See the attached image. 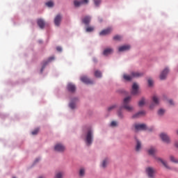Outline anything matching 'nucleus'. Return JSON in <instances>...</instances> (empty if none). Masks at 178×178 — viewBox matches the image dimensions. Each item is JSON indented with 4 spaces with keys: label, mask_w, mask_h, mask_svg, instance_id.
Here are the masks:
<instances>
[{
    "label": "nucleus",
    "mask_w": 178,
    "mask_h": 178,
    "mask_svg": "<svg viewBox=\"0 0 178 178\" xmlns=\"http://www.w3.org/2000/svg\"><path fill=\"white\" fill-rule=\"evenodd\" d=\"M130 101H131V97H127L124 99L122 106L118 111V116L120 119L124 118L123 115V109H125L127 112H133L134 108L129 104Z\"/></svg>",
    "instance_id": "nucleus-1"
},
{
    "label": "nucleus",
    "mask_w": 178,
    "mask_h": 178,
    "mask_svg": "<svg viewBox=\"0 0 178 178\" xmlns=\"http://www.w3.org/2000/svg\"><path fill=\"white\" fill-rule=\"evenodd\" d=\"M144 74L142 72H132L131 75L124 74L123 78L127 81H130L132 79L137 78V77H142Z\"/></svg>",
    "instance_id": "nucleus-2"
},
{
    "label": "nucleus",
    "mask_w": 178,
    "mask_h": 178,
    "mask_svg": "<svg viewBox=\"0 0 178 178\" xmlns=\"http://www.w3.org/2000/svg\"><path fill=\"white\" fill-rule=\"evenodd\" d=\"M87 145H91L92 144V131L88 130L85 140Z\"/></svg>",
    "instance_id": "nucleus-3"
},
{
    "label": "nucleus",
    "mask_w": 178,
    "mask_h": 178,
    "mask_svg": "<svg viewBox=\"0 0 178 178\" xmlns=\"http://www.w3.org/2000/svg\"><path fill=\"white\" fill-rule=\"evenodd\" d=\"M160 138H161L162 141H163V143H166V144H169V143H170V138L165 133H161L160 134Z\"/></svg>",
    "instance_id": "nucleus-4"
},
{
    "label": "nucleus",
    "mask_w": 178,
    "mask_h": 178,
    "mask_svg": "<svg viewBox=\"0 0 178 178\" xmlns=\"http://www.w3.org/2000/svg\"><path fill=\"white\" fill-rule=\"evenodd\" d=\"M135 130L136 131H140V130H147V125H145V124H136Z\"/></svg>",
    "instance_id": "nucleus-5"
},
{
    "label": "nucleus",
    "mask_w": 178,
    "mask_h": 178,
    "mask_svg": "<svg viewBox=\"0 0 178 178\" xmlns=\"http://www.w3.org/2000/svg\"><path fill=\"white\" fill-rule=\"evenodd\" d=\"M54 149L57 152H63V151H65V146L63 145H62L60 143H58L55 145Z\"/></svg>",
    "instance_id": "nucleus-6"
},
{
    "label": "nucleus",
    "mask_w": 178,
    "mask_h": 178,
    "mask_svg": "<svg viewBox=\"0 0 178 178\" xmlns=\"http://www.w3.org/2000/svg\"><path fill=\"white\" fill-rule=\"evenodd\" d=\"M132 95H137L138 94V85L134 83L132 86V90L131 91Z\"/></svg>",
    "instance_id": "nucleus-7"
},
{
    "label": "nucleus",
    "mask_w": 178,
    "mask_h": 178,
    "mask_svg": "<svg viewBox=\"0 0 178 178\" xmlns=\"http://www.w3.org/2000/svg\"><path fill=\"white\" fill-rule=\"evenodd\" d=\"M113 29L111 27L107 28L104 30H102L100 33H99V35H108V34H111V33H112V31Z\"/></svg>",
    "instance_id": "nucleus-8"
},
{
    "label": "nucleus",
    "mask_w": 178,
    "mask_h": 178,
    "mask_svg": "<svg viewBox=\"0 0 178 178\" xmlns=\"http://www.w3.org/2000/svg\"><path fill=\"white\" fill-rule=\"evenodd\" d=\"M168 73H169V68L164 69L160 74V79L165 80L168 76Z\"/></svg>",
    "instance_id": "nucleus-9"
},
{
    "label": "nucleus",
    "mask_w": 178,
    "mask_h": 178,
    "mask_svg": "<svg viewBox=\"0 0 178 178\" xmlns=\"http://www.w3.org/2000/svg\"><path fill=\"white\" fill-rule=\"evenodd\" d=\"M146 172L149 177L153 178L154 173H155V170L151 167L146 168Z\"/></svg>",
    "instance_id": "nucleus-10"
},
{
    "label": "nucleus",
    "mask_w": 178,
    "mask_h": 178,
    "mask_svg": "<svg viewBox=\"0 0 178 178\" xmlns=\"http://www.w3.org/2000/svg\"><path fill=\"white\" fill-rule=\"evenodd\" d=\"M83 3H86V4L88 3V0H83V1H80L77 0L74 1V5L75 8H79V6H81Z\"/></svg>",
    "instance_id": "nucleus-11"
},
{
    "label": "nucleus",
    "mask_w": 178,
    "mask_h": 178,
    "mask_svg": "<svg viewBox=\"0 0 178 178\" xmlns=\"http://www.w3.org/2000/svg\"><path fill=\"white\" fill-rule=\"evenodd\" d=\"M82 23H83V24H85L86 26H88L90 23H91V17L88 15L85 16L82 19Z\"/></svg>",
    "instance_id": "nucleus-12"
},
{
    "label": "nucleus",
    "mask_w": 178,
    "mask_h": 178,
    "mask_svg": "<svg viewBox=\"0 0 178 178\" xmlns=\"http://www.w3.org/2000/svg\"><path fill=\"white\" fill-rule=\"evenodd\" d=\"M156 161H157V162H160L161 163H162V165H163V166L166 168V169H170V167H169V165H168V163L166 161H165L163 159L159 158V157H155Z\"/></svg>",
    "instance_id": "nucleus-13"
},
{
    "label": "nucleus",
    "mask_w": 178,
    "mask_h": 178,
    "mask_svg": "<svg viewBox=\"0 0 178 178\" xmlns=\"http://www.w3.org/2000/svg\"><path fill=\"white\" fill-rule=\"evenodd\" d=\"M81 81L85 84H92V81L86 76H81Z\"/></svg>",
    "instance_id": "nucleus-14"
},
{
    "label": "nucleus",
    "mask_w": 178,
    "mask_h": 178,
    "mask_svg": "<svg viewBox=\"0 0 178 178\" xmlns=\"http://www.w3.org/2000/svg\"><path fill=\"white\" fill-rule=\"evenodd\" d=\"M52 60H55V57H49L47 61L43 63V66L41 69V73H42V71L44 70V69H45V66H47V64L49 63V62H52Z\"/></svg>",
    "instance_id": "nucleus-15"
},
{
    "label": "nucleus",
    "mask_w": 178,
    "mask_h": 178,
    "mask_svg": "<svg viewBox=\"0 0 178 178\" xmlns=\"http://www.w3.org/2000/svg\"><path fill=\"white\" fill-rule=\"evenodd\" d=\"M60 22H62V16H60V15H56L54 19V24L59 26L60 24Z\"/></svg>",
    "instance_id": "nucleus-16"
},
{
    "label": "nucleus",
    "mask_w": 178,
    "mask_h": 178,
    "mask_svg": "<svg viewBox=\"0 0 178 178\" xmlns=\"http://www.w3.org/2000/svg\"><path fill=\"white\" fill-rule=\"evenodd\" d=\"M67 88L70 92H74L76 91V86L73 83H68Z\"/></svg>",
    "instance_id": "nucleus-17"
},
{
    "label": "nucleus",
    "mask_w": 178,
    "mask_h": 178,
    "mask_svg": "<svg viewBox=\"0 0 178 178\" xmlns=\"http://www.w3.org/2000/svg\"><path fill=\"white\" fill-rule=\"evenodd\" d=\"M130 49V45H123L119 47L118 51L119 52H124V51H129Z\"/></svg>",
    "instance_id": "nucleus-18"
},
{
    "label": "nucleus",
    "mask_w": 178,
    "mask_h": 178,
    "mask_svg": "<svg viewBox=\"0 0 178 178\" xmlns=\"http://www.w3.org/2000/svg\"><path fill=\"white\" fill-rule=\"evenodd\" d=\"M37 23L40 29L45 27V22H44L42 19H38Z\"/></svg>",
    "instance_id": "nucleus-19"
},
{
    "label": "nucleus",
    "mask_w": 178,
    "mask_h": 178,
    "mask_svg": "<svg viewBox=\"0 0 178 178\" xmlns=\"http://www.w3.org/2000/svg\"><path fill=\"white\" fill-rule=\"evenodd\" d=\"M112 52H113V49L108 48L104 49L103 54L104 55V56H108V55H111Z\"/></svg>",
    "instance_id": "nucleus-20"
},
{
    "label": "nucleus",
    "mask_w": 178,
    "mask_h": 178,
    "mask_svg": "<svg viewBox=\"0 0 178 178\" xmlns=\"http://www.w3.org/2000/svg\"><path fill=\"white\" fill-rule=\"evenodd\" d=\"M144 115H145V111H140L136 114L134 115L132 118L133 119H136V118H140V116H143Z\"/></svg>",
    "instance_id": "nucleus-21"
},
{
    "label": "nucleus",
    "mask_w": 178,
    "mask_h": 178,
    "mask_svg": "<svg viewBox=\"0 0 178 178\" xmlns=\"http://www.w3.org/2000/svg\"><path fill=\"white\" fill-rule=\"evenodd\" d=\"M152 102L154 105H159V98H158V96L154 95L152 97Z\"/></svg>",
    "instance_id": "nucleus-22"
},
{
    "label": "nucleus",
    "mask_w": 178,
    "mask_h": 178,
    "mask_svg": "<svg viewBox=\"0 0 178 178\" xmlns=\"http://www.w3.org/2000/svg\"><path fill=\"white\" fill-rule=\"evenodd\" d=\"M155 152H156V149H155V147H151L148 150L149 155H155Z\"/></svg>",
    "instance_id": "nucleus-23"
},
{
    "label": "nucleus",
    "mask_w": 178,
    "mask_h": 178,
    "mask_svg": "<svg viewBox=\"0 0 178 178\" xmlns=\"http://www.w3.org/2000/svg\"><path fill=\"white\" fill-rule=\"evenodd\" d=\"M141 148V142H140V140H136V151H140Z\"/></svg>",
    "instance_id": "nucleus-24"
},
{
    "label": "nucleus",
    "mask_w": 178,
    "mask_h": 178,
    "mask_svg": "<svg viewBox=\"0 0 178 178\" xmlns=\"http://www.w3.org/2000/svg\"><path fill=\"white\" fill-rule=\"evenodd\" d=\"M95 76L98 78L102 77V73L100 71L96 70L95 72Z\"/></svg>",
    "instance_id": "nucleus-25"
},
{
    "label": "nucleus",
    "mask_w": 178,
    "mask_h": 178,
    "mask_svg": "<svg viewBox=\"0 0 178 178\" xmlns=\"http://www.w3.org/2000/svg\"><path fill=\"white\" fill-rule=\"evenodd\" d=\"M170 161H171V162H173L174 163H178V159L175 158V156H170Z\"/></svg>",
    "instance_id": "nucleus-26"
},
{
    "label": "nucleus",
    "mask_w": 178,
    "mask_h": 178,
    "mask_svg": "<svg viewBox=\"0 0 178 178\" xmlns=\"http://www.w3.org/2000/svg\"><path fill=\"white\" fill-rule=\"evenodd\" d=\"M145 104V99L144 98H143L141 100L139 101L138 102V106H144V105Z\"/></svg>",
    "instance_id": "nucleus-27"
},
{
    "label": "nucleus",
    "mask_w": 178,
    "mask_h": 178,
    "mask_svg": "<svg viewBox=\"0 0 178 178\" xmlns=\"http://www.w3.org/2000/svg\"><path fill=\"white\" fill-rule=\"evenodd\" d=\"M86 33H91V31H94V26H88L86 29Z\"/></svg>",
    "instance_id": "nucleus-28"
},
{
    "label": "nucleus",
    "mask_w": 178,
    "mask_h": 178,
    "mask_svg": "<svg viewBox=\"0 0 178 178\" xmlns=\"http://www.w3.org/2000/svg\"><path fill=\"white\" fill-rule=\"evenodd\" d=\"M108 162H109L108 159H104L102 164V168H106V165H108Z\"/></svg>",
    "instance_id": "nucleus-29"
},
{
    "label": "nucleus",
    "mask_w": 178,
    "mask_h": 178,
    "mask_svg": "<svg viewBox=\"0 0 178 178\" xmlns=\"http://www.w3.org/2000/svg\"><path fill=\"white\" fill-rule=\"evenodd\" d=\"M85 173H86V170H84V168H81L79 170V176L81 177H83V176H84Z\"/></svg>",
    "instance_id": "nucleus-30"
},
{
    "label": "nucleus",
    "mask_w": 178,
    "mask_h": 178,
    "mask_svg": "<svg viewBox=\"0 0 178 178\" xmlns=\"http://www.w3.org/2000/svg\"><path fill=\"white\" fill-rule=\"evenodd\" d=\"M39 131H40V129L37 128L31 132V134H32V136H35V135L38 134Z\"/></svg>",
    "instance_id": "nucleus-31"
},
{
    "label": "nucleus",
    "mask_w": 178,
    "mask_h": 178,
    "mask_svg": "<svg viewBox=\"0 0 178 178\" xmlns=\"http://www.w3.org/2000/svg\"><path fill=\"white\" fill-rule=\"evenodd\" d=\"M113 40L115 41H120V40H122V36L117 35L113 37Z\"/></svg>",
    "instance_id": "nucleus-32"
},
{
    "label": "nucleus",
    "mask_w": 178,
    "mask_h": 178,
    "mask_svg": "<svg viewBox=\"0 0 178 178\" xmlns=\"http://www.w3.org/2000/svg\"><path fill=\"white\" fill-rule=\"evenodd\" d=\"M46 6H48V8H52V6H54V2H52V1L47 2Z\"/></svg>",
    "instance_id": "nucleus-33"
},
{
    "label": "nucleus",
    "mask_w": 178,
    "mask_h": 178,
    "mask_svg": "<svg viewBox=\"0 0 178 178\" xmlns=\"http://www.w3.org/2000/svg\"><path fill=\"white\" fill-rule=\"evenodd\" d=\"M63 177V173L58 172L56 175V178H62Z\"/></svg>",
    "instance_id": "nucleus-34"
},
{
    "label": "nucleus",
    "mask_w": 178,
    "mask_h": 178,
    "mask_svg": "<svg viewBox=\"0 0 178 178\" xmlns=\"http://www.w3.org/2000/svg\"><path fill=\"white\" fill-rule=\"evenodd\" d=\"M95 6H99V3H101V0H94Z\"/></svg>",
    "instance_id": "nucleus-35"
},
{
    "label": "nucleus",
    "mask_w": 178,
    "mask_h": 178,
    "mask_svg": "<svg viewBox=\"0 0 178 178\" xmlns=\"http://www.w3.org/2000/svg\"><path fill=\"white\" fill-rule=\"evenodd\" d=\"M115 108H116V105H113V106L108 107V112H111V111H113V109H115Z\"/></svg>",
    "instance_id": "nucleus-36"
},
{
    "label": "nucleus",
    "mask_w": 178,
    "mask_h": 178,
    "mask_svg": "<svg viewBox=\"0 0 178 178\" xmlns=\"http://www.w3.org/2000/svg\"><path fill=\"white\" fill-rule=\"evenodd\" d=\"M70 108H71V109H74V108H76V104L73 102H71L70 104Z\"/></svg>",
    "instance_id": "nucleus-37"
},
{
    "label": "nucleus",
    "mask_w": 178,
    "mask_h": 178,
    "mask_svg": "<svg viewBox=\"0 0 178 178\" xmlns=\"http://www.w3.org/2000/svg\"><path fill=\"white\" fill-rule=\"evenodd\" d=\"M158 113H159V115H163V113H165V110L161 108V109L159 110Z\"/></svg>",
    "instance_id": "nucleus-38"
},
{
    "label": "nucleus",
    "mask_w": 178,
    "mask_h": 178,
    "mask_svg": "<svg viewBox=\"0 0 178 178\" xmlns=\"http://www.w3.org/2000/svg\"><path fill=\"white\" fill-rule=\"evenodd\" d=\"M111 126H112V127H115L118 126V122H116V121H113L111 123Z\"/></svg>",
    "instance_id": "nucleus-39"
},
{
    "label": "nucleus",
    "mask_w": 178,
    "mask_h": 178,
    "mask_svg": "<svg viewBox=\"0 0 178 178\" xmlns=\"http://www.w3.org/2000/svg\"><path fill=\"white\" fill-rule=\"evenodd\" d=\"M148 84H149V87H151V86H152V84H154V81H152V79H148Z\"/></svg>",
    "instance_id": "nucleus-40"
},
{
    "label": "nucleus",
    "mask_w": 178,
    "mask_h": 178,
    "mask_svg": "<svg viewBox=\"0 0 178 178\" xmlns=\"http://www.w3.org/2000/svg\"><path fill=\"white\" fill-rule=\"evenodd\" d=\"M56 50H57L58 52H62V47H58L56 48Z\"/></svg>",
    "instance_id": "nucleus-41"
},
{
    "label": "nucleus",
    "mask_w": 178,
    "mask_h": 178,
    "mask_svg": "<svg viewBox=\"0 0 178 178\" xmlns=\"http://www.w3.org/2000/svg\"><path fill=\"white\" fill-rule=\"evenodd\" d=\"M168 102H169V104H170V105H174V104H173V100L170 99V100L168 101Z\"/></svg>",
    "instance_id": "nucleus-42"
},
{
    "label": "nucleus",
    "mask_w": 178,
    "mask_h": 178,
    "mask_svg": "<svg viewBox=\"0 0 178 178\" xmlns=\"http://www.w3.org/2000/svg\"><path fill=\"white\" fill-rule=\"evenodd\" d=\"M175 145L176 148H178V141H176L175 143Z\"/></svg>",
    "instance_id": "nucleus-43"
},
{
    "label": "nucleus",
    "mask_w": 178,
    "mask_h": 178,
    "mask_svg": "<svg viewBox=\"0 0 178 178\" xmlns=\"http://www.w3.org/2000/svg\"><path fill=\"white\" fill-rule=\"evenodd\" d=\"M40 161V159H37L35 162H38Z\"/></svg>",
    "instance_id": "nucleus-44"
},
{
    "label": "nucleus",
    "mask_w": 178,
    "mask_h": 178,
    "mask_svg": "<svg viewBox=\"0 0 178 178\" xmlns=\"http://www.w3.org/2000/svg\"><path fill=\"white\" fill-rule=\"evenodd\" d=\"M154 108V106L151 105L150 108L152 109Z\"/></svg>",
    "instance_id": "nucleus-45"
},
{
    "label": "nucleus",
    "mask_w": 178,
    "mask_h": 178,
    "mask_svg": "<svg viewBox=\"0 0 178 178\" xmlns=\"http://www.w3.org/2000/svg\"><path fill=\"white\" fill-rule=\"evenodd\" d=\"M176 133H177V136H178V130H177Z\"/></svg>",
    "instance_id": "nucleus-46"
},
{
    "label": "nucleus",
    "mask_w": 178,
    "mask_h": 178,
    "mask_svg": "<svg viewBox=\"0 0 178 178\" xmlns=\"http://www.w3.org/2000/svg\"><path fill=\"white\" fill-rule=\"evenodd\" d=\"M39 178H43L42 177H40Z\"/></svg>",
    "instance_id": "nucleus-47"
}]
</instances>
